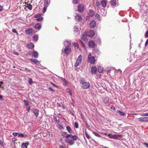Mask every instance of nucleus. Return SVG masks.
Segmentation results:
<instances>
[{
	"mask_svg": "<svg viewBox=\"0 0 148 148\" xmlns=\"http://www.w3.org/2000/svg\"><path fill=\"white\" fill-rule=\"evenodd\" d=\"M80 83L82 84V87L84 89H87L90 86V84L89 82L85 81L84 79H82L80 80Z\"/></svg>",
	"mask_w": 148,
	"mask_h": 148,
	"instance_id": "obj_1",
	"label": "nucleus"
},
{
	"mask_svg": "<svg viewBox=\"0 0 148 148\" xmlns=\"http://www.w3.org/2000/svg\"><path fill=\"white\" fill-rule=\"evenodd\" d=\"M95 60L94 57L92 56L90 53H89L88 58L87 62H90L91 64H93L95 63Z\"/></svg>",
	"mask_w": 148,
	"mask_h": 148,
	"instance_id": "obj_2",
	"label": "nucleus"
},
{
	"mask_svg": "<svg viewBox=\"0 0 148 148\" xmlns=\"http://www.w3.org/2000/svg\"><path fill=\"white\" fill-rule=\"evenodd\" d=\"M82 60V56L80 55L78 57L76 60V62L75 64V66L76 67H77L81 63Z\"/></svg>",
	"mask_w": 148,
	"mask_h": 148,
	"instance_id": "obj_3",
	"label": "nucleus"
},
{
	"mask_svg": "<svg viewBox=\"0 0 148 148\" xmlns=\"http://www.w3.org/2000/svg\"><path fill=\"white\" fill-rule=\"evenodd\" d=\"M84 10V5L82 4L79 5L78 7L77 10L79 12H83Z\"/></svg>",
	"mask_w": 148,
	"mask_h": 148,
	"instance_id": "obj_4",
	"label": "nucleus"
},
{
	"mask_svg": "<svg viewBox=\"0 0 148 148\" xmlns=\"http://www.w3.org/2000/svg\"><path fill=\"white\" fill-rule=\"evenodd\" d=\"M41 14H39L38 15H35V18H37L36 20L38 21L41 22L43 19V18L41 17Z\"/></svg>",
	"mask_w": 148,
	"mask_h": 148,
	"instance_id": "obj_5",
	"label": "nucleus"
},
{
	"mask_svg": "<svg viewBox=\"0 0 148 148\" xmlns=\"http://www.w3.org/2000/svg\"><path fill=\"white\" fill-rule=\"evenodd\" d=\"M90 26L92 28L95 27L96 26V23L95 21L94 20H92L90 23Z\"/></svg>",
	"mask_w": 148,
	"mask_h": 148,
	"instance_id": "obj_6",
	"label": "nucleus"
},
{
	"mask_svg": "<svg viewBox=\"0 0 148 148\" xmlns=\"http://www.w3.org/2000/svg\"><path fill=\"white\" fill-rule=\"evenodd\" d=\"M71 51V49L68 47H66L64 49V52L66 54H68Z\"/></svg>",
	"mask_w": 148,
	"mask_h": 148,
	"instance_id": "obj_7",
	"label": "nucleus"
},
{
	"mask_svg": "<svg viewBox=\"0 0 148 148\" xmlns=\"http://www.w3.org/2000/svg\"><path fill=\"white\" fill-rule=\"evenodd\" d=\"M91 72L92 74H95L97 72V69L95 66H92L91 68Z\"/></svg>",
	"mask_w": 148,
	"mask_h": 148,
	"instance_id": "obj_8",
	"label": "nucleus"
},
{
	"mask_svg": "<svg viewBox=\"0 0 148 148\" xmlns=\"http://www.w3.org/2000/svg\"><path fill=\"white\" fill-rule=\"evenodd\" d=\"M33 30L32 28H29V29L25 31V33L29 35L33 32Z\"/></svg>",
	"mask_w": 148,
	"mask_h": 148,
	"instance_id": "obj_9",
	"label": "nucleus"
},
{
	"mask_svg": "<svg viewBox=\"0 0 148 148\" xmlns=\"http://www.w3.org/2000/svg\"><path fill=\"white\" fill-rule=\"evenodd\" d=\"M34 28L38 30L40 29L41 28V25L40 23H37L34 26Z\"/></svg>",
	"mask_w": 148,
	"mask_h": 148,
	"instance_id": "obj_10",
	"label": "nucleus"
},
{
	"mask_svg": "<svg viewBox=\"0 0 148 148\" xmlns=\"http://www.w3.org/2000/svg\"><path fill=\"white\" fill-rule=\"evenodd\" d=\"M75 19L77 21H80L82 20V18L78 14H77L75 17Z\"/></svg>",
	"mask_w": 148,
	"mask_h": 148,
	"instance_id": "obj_11",
	"label": "nucleus"
},
{
	"mask_svg": "<svg viewBox=\"0 0 148 148\" xmlns=\"http://www.w3.org/2000/svg\"><path fill=\"white\" fill-rule=\"evenodd\" d=\"M88 35L90 37H92L95 34L94 31L93 30H90L88 33Z\"/></svg>",
	"mask_w": 148,
	"mask_h": 148,
	"instance_id": "obj_12",
	"label": "nucleus"
},
{
	"mask_svg": "<svg viewBox=\"0 0 148 148\" xmlns=\"http://www.w3.org/2000/svg\"><path fill=\"white\" fill-rule=\"evenodd\" d=\"M87 35L86 33H83L81 36L82 39L85 41L87 40L86 37Z\"/></svg>",
	"mask_w": 148,
	"mask_h": 148,
	"instance_id": "obj_13",
	"label": "nucleus"
},
{
	"mask_svg": "<svg viewBox=\"0 0 148 148\" xmlns=\"http://www.w3.org/2000/svg\"><path fill=\"white\" fill-rule=\"evenodd\" d=\"M65 141L67 143H68L70 145H72L74 143V142H73L71 140L69 139H66L65 140Z\"/></svg>",
	"mask_w": 148,
	"mask_h": 148,
	"instance_id": "obj_14",
	"label": "nucleus"
},
{
	"mask_svg": "<svg viewBox=\"0 0 148 148\" xmlns=\"http://www.w3.org/2000/svg\"><path fill=\"white\" fill-rule=\"evenodd\" d=\"M32 54L33 57L34 58H37L38 57V53L36 51L32 52Z\"/></svg>",
	"mask_w": 148,
	"mask_h": 148,
	"instance_id": "obj_15",
	"label": "nucleus"
},
{
	"mask_svg": "<svg viewBox=\"0 0 148 148\" xmlns=\"http://www.w3.org/2000/svg\"><path fill=\"white\" fill-rule=\"evenodd\" d=\"M27 46L28 48L29 49L33 48L34 47V45L33 43H29L27 44Z\"/></svg>",
	"mask_w": 148,
	"mask_h": 148,
	"instance_id": "obj_16",
	"label": "nucleus"
},
{
	"mask_svg": "<svg viewBox=\"0 0 148 148\" xmlns=\"http://www.w3.org/2000/svg\"><path fill=\"white\" fill-rule=\"evenodd\" d=\"M29 144V143L26 142L25 143H23L21 145V148H24L25 147L27 148V146Z\"/></svg>",
	"mask_w": 148,
	"mask_h": 148,
	"instance_id": "obj_17",
	"label": "nucleus"
},
{
	"mask_svg": "<svg viewBox=\"0 0 148 148\" xmlns=\"http://www.w3.org/2000/svg\"><path fill=\"white\" fill-rule=\"evenodd\" d=\"M30 60L32 62H34L35 64H39V62L36 59H30Z\"/></svg>",
	"mask_w": 148,
	"mask_h": 148,
	"instance_id": "obj_18",
	"label": "nucleus"
},
{
	"mask_svg": "<svg viewBox=\"0 0 148 148\" xmlns=\"http://www.w3.org/2000/svg\"><path fill=\"white\" fill-rule=\"evenodd\" d=\"M88 45L90 47L92 48L94 46L95 44L93 41H90L89 42Z\"/></svg>",
	"mask_w": 148,
	"mask_h": 148,
	"instance_id": "obj_19",
	"label": "nucleus"
},
{
	"mask_svg": "<svg viewBox=\"0 0 148 148\" xmlns=\"http://www.w3.org/2000/svg\"><path fill=\"white\" fill-rule=\"evenodd\" d=\"M101 3L103 7L105 8L106 6L107 2L106 0H103L101 1Z\"/></svg>",
	"mask_w": 148,
	"mask_h": 148,
	"instance_id": "obj_20",
	"label": "nucleus"
},
{
	"mask_svg": "<svg viewBox=\"0 0 148 148\" xmlns=\"http://www.w3.org/2000/svg\"><path fill=\"white\" fill-rule=\"evenodd\" d=\"M64 45L65 47H68L70 45V42L68 40H65L64 43Z\"/></svg>",
	"mask_w": 148,
	"mask_h": 148,
	"instance_id": "obj_21",
	"label": "nucleus"
},
{
	"mask_svg": "<svg viewBox=\"0 0 148 148\" xmlns=\"http://www.w3.org/2000/svg\"><path fill=\"white\" fill-rule=\"evenodd\" d=\"M109 100V98L108 97H106L103 98V101L104 103H106Z\"/></svg>",
	"mask_w": 148,
	"mask_h": 148,
	"instance_id": "obj_22",
	"label": "nucleus"
},
{
	"mask_svg": "<svg viewBox=\"0 0 148 148\" xmlns=\"http://www.w3.org/2000/svg\"><path fill=\"white\" fill-rule=\"evenodd\" d=\"M116 3V0H112L110 2V4L111 5L113 6H115Z\"/></svg>",
	"mask_w": 148,
	"mask_h": 148,
	"instance_id": "obj_23",
	"label": "nucleus"
},
{
	"mask_svg": "<svg viewBox=\"0 0 148 148\" xmlns=\"http://www.w3.org/2000/svg\"><path fill=\"white\" fill-rule=\"evenodd\" d=\"M49 0H45L44 2V6L47 7L49 5Z\"/></svg>",
	"mask_w": 148,
	"mask_h": 148,
	"instance_id": "obj_24",
	"label": "nucleus"
},
{
	"mask_svg": "<svg viewBox=\"0 0 148 148\" xmlns=\"http://www.w3.org/2000/svg\"><path fill=\"white\" fill-rule=\"evenodd\" d=\"M66 128L69 133H72L73 132V131L69 126H66Z\"/></svg>",
	"mask_w": 148,
	"mask_h": 148,
	"instance_id": "obj_25",
	"label": "nucleus"
},
{
	"mask_svg": "<svg viewBox=\"0 0 148 148\" xmlns=\"http://www.w3.org/2000/svg\"><path fill=\"white\" fill-rule=\"evenodd\" d=\"M27 137V135H24L23 133H21L19 134L18 136V138L24 137L26 138Z\"/></svg>",
	"mask_w": 148,
	"mask_h": 148,
	"instance_id": "obj_26",
	"label": "nucleus"
},
{
	"mask_svg": "<svg viewBox=\"0 0 148 148\" xmlns=\"http://www.w3.org/2000/svg\"><path fill=\"white\" fill-rule=\"evenodd\" d=\"M98 71L99 73H101L103 71V68L100 66L98 67Z\"/></svg>",
	"mask_w": 148,
	"mask_h": 148,
	"instance_id": "obj_27",
	"label": "nucleus"
},
{
	"mask_svg": "<svg viewBox=\"0 0 148 148\" xmlns=\"http://www.w3.org/2000/svg\"><path fill=\"white\" fill-rule=\"evenodd\" d=\"M33 112L36 117L38 116L39 112V110H38L37 109H34L33 110Z\"/></svg>",
	"mask_w": 148,
	"mask_h": 148,
	"instance_id": "obj_28",
	"label": "nucleus"
},
{
	"mask_svg": "<svg viewBox=\"0 0 148 148\" xmlns=\"http://www.w3.org/2000/svg\"><path fill=\"white\" fill-rule=\"evenodd\" d=\"M147 117L139 118V121H147Z\"/></svg>",
	"mask_w": 148,
	"mask_h": 148,
	"instance_id": "obj_29",
	"label": "nucleus"
},
{
	"mask_svg": "<svg viewBox=\"0 0 148 148\" xmlns=\"http://www.w3.org/2000/svg\"><path fill=\"white\" fill-rule=\"evenodd\" d=\"M118 113H119L120 115L121 116H124L125 115V113L122 111H121L119 110H117Z\"/></svg>",
	"mask_w": 148,
	"mask_h": 148,
	"instance_id": "obj_30",
	"label": "nucleus"
},
{
	"mask_svg": "<svg viewBox=\"0 0 148 148\" xmlns=\"http://www.w3.org/2000/svg\"><path fill=\"white\" fill-rule=\"evenodd\" d=\"M114 139H116L118 138L121 137L122 136V135L120 134H114Z\"/></svg>",
	"mask_w": 148,
	"mask_h": 148,
	"instance_id": "obj_31",
	"label": "nucleus"
},
{
	"mask_svg": "<svg viewBox=\"0 0 148 148\" xmlns=\"http://www.w3.org/2000/svg\"><path fill=\"white\" fill-rule=\"evenodd\" d=\"M33 39L34 40L37 41L38 40V36L37 35H35L33 36Z\"/></svg>",
	"mask_w": 148,
	"mask_h": 148,
	"instance_id": "obj_32",
	"label": "nucleus"
},
{
	"mask_svg": "<svg viewBox=\"0 0 148 148\" xmlns=\"http://www.w3.org/2000/svg\"><path fill=\"white\" fill-rule=\"evenodd\" d=\"M66 91L68 92L70 95L71 96L72 95V93L71 92V90L69 88H67L66 90Z\"/></svg>",
	"mask_w": 148,
	"mask_h": 148,
	"instance_id": "obj_33",
	"label": "nucleus"
},
{
	"mask_svg": "<svg viewBox=\"0 0 148 148\" xmlns=\"http://www.w3.org/2000/svg\"><path fill=\"white\" fill-rule=\"evenodd\" d=\"M73 45L75 47H77V48H78L79 47V45L78 43L77 42H73Z\"/></svg>",
	"mask_w": 148,
	"mask_h": 148,
	"instance_id": "obj_34",
	"label": "nucleus"
},
{
	"mask_svg": "<svg viewBox=\"0 0 148 148\" xmlns=\"http://www.w3.org/2000/svg\"><path fill=\"white\" fill-rule=\"evenodd\" d=\"M92 133L95 135V136H96L98 137H101V136H100L96 132L93 131L92 132Z\"/></svg>",
	"mask_w": 148,
	"mask_h": 148,
	"instance_id": "obj_35",
	"label": "nucleus"
},
{
	"mask_svg": "<svg viewBox=\"0 0 148 148\" xmlns=\"http://www.w3.org/2000/svg\"><path fill=\"white\" fill-rule=\"evenodd\" d=\"M74 140H76L77 139V136H73L71 138Z\"/></svg>",
	"mask_w": 148,
	"mask_h": 148,
	"instance_id": "obj_36",
	"label": "nucleus"
},
{
	"mask_svg": "<svg viewBox=\"0 0 148 148\" xmlns=\"http://www.w3.org/2000/svg\"><path fill=\"white\" fill-rule=\"evenodd\" d=\"M74 31L76 32H77L79 30V28L77 26H75L74 27Z\"/></svg>",
	"mask_w": 148,
	"mask_h": 148,
	"instance_id": "obj_37",
	"label": "nucleus"
},
{
	"mask_svg": "<svg viewBox=\"0 0 148 148\" xmlns=\"http://www.w3.org/2000/svg\"><path fill=\"white\" fill-rule=\"evenodd\" d=\"M74 125L76 128H77L79 127V125L78 123L75 122L74 123Z\"/></svg>",
	"mask_w": 148,
	"mask_h": 148,
	"instance_id": "obj_38",
	"label": "nucleus"
},
{
	"mask_svg": "<svg viewBox=\"0 0 148 148\" xmlns=\"http://www.w3.org/2000/svg\"><path fill=\"white\" fill-rule=\"evenodd\" d=\"M27 7L28 9L29 10H31L32 9V6L30 4H27Z\"/></svg>",
	"mask_w": 148,
	"mask_h": 148,
	"instance_id": "obj_39",
	"label": "nucleus"
},
{
	"mask_svg": "<svg viewBox=\"0 0 148 148\" xmlns=\"http://www.w3.org/2000/svg\"><path fill=\"white\" fill-rule=\"evenodd\" d=\"M33 82L32 79L31 78H29L28 79V83L30 84H31Z\"/></svg>",
	"mask_w": 148,
	"mask_h": 148,
	"instance_id": "obj_40",
	"label": "nucleus"
},
{
	"mask_svg": "<svg viewBox=\"0 0 148 148\" xmlns=\"http://www.w3.org/2000/svg\"><path fill=\"white\" fill-rule=\"evenodd\" d=\"M85 135L86 138L88 139H89L90 138V136L87 133L86 131L85 132Z\"/></svg>",
	"mask_w": 148,
	"mask_h": 148,
	"instance_id": "obj_41",
	"label": "nucleus"
},
{
	"mask_svg": "<svg viewBox=\"0 0 148 148\" xmlns=\"http://www.w3.org/2000/svg\"><path fill=\"white\" fill-rule=\"evenodd\" d=\"M94 15V12L93 11L90 10L89 12V15L92 17Z\"/></svg>",
	"mask_w": 148,
	"mask_h": 148,
	"instance_id": "obj_42",
	"label": "nucleus"
},
{
	"mask_svg": "<svg viewBox=\"0 0 148 148\" xmlns=\"http://www.w3.org/2000/svg\"><path fill=\"white\" fill-rule=\"evenodd\" d=\"M62 83L64 85L66 86L68 84V82L66 80H65Z\"/></svg>",
	"mask_w": 148,
	"mask_h": 148,
	"instance_id": "obj_43",
	"label": "nucleus"
},
{
	"mask_svg": "<svg viewBox=\"0 0 148 148\" xmlns=\"http://www.w3.org/2000/svg\"><path fill=\"white\" fill-rule=\"evenodd\" d=\"M93 52L94 53H98L99 52L98 49L97 48L95 49L94 50Z\"/></svg>",
	"mask_w": 148,
	"mask_h": 148,
	"instance_id": "obj_44",
	"label": "nucleus"
},
{
	"mask_svg": "<svg viewBox=\"0 0 148 148\" xmlns=\"http://www.w3.org/2000/svg\"><path fill=\"white\" fill-rule=\"evenodd\" d=\"M80 42L81 43H82V44L83 47H84V48L85 49H86V47L84 43L81 40H80Z\"/></svg>",
	"mask_w": 148,
	"mask_h": 148,
	"instance_id": "obj_45",
	"label": "nucleus"
},
{
	"mask_svg": "<svg viewBox=\"0 0 148 148\" xmlns=\"http://www.w3.org/2000/svg\"><path fill=\"white\" fill-rule=\"evenodd\" d=\"M12 32L14 33H16L17 35L18 34V33L15 29H12Z\"/></svg>",
	"mask_w": 148,
	"mask_h": 148,
	"instance_id": "obj_46",
	"label": "nucleus"
},
{
	"mask_svg": "<svg viewBox=\"0 0 148 148\" xmlns=\"http://www.w3.org/2000/svg\"><path fill=\"white\" fill-rule=\"evenodd\" d=\"M72 136V135L71 134H67L66 135V138H67L69 137H71V138Z\"/></svg>",
	"mask_w": 148,
	"mask_h": 148,
	"instance_id": "obj_47",
	"label": "nucleus"
},
{
	"mask_svg": "<svg viewBox=\"0 0 148 148\" xmlns=\"http://www.w3.org/2000/svg\"><path fill=\"white\" fill-rule=\"evenodd\" d=\"M15 138H12V144H14L15 143Z\"/></svg>",
	"mask_w": 148,
	"mask_h": 148,
	"instance_id": "obj_48",
	"label": "nucleus"
},
{
	"mask_svg": "<svg viewBox=\"0 0 148 148\" xmlns=\"http://www.w3.org/2000/svg\"><path fill=\"white\" fill-rule=\"evenodd\" d=\"M47 8V7L44 6V7L42 10V12L43 13H44V12H46V10Z\"/></svg>",
	"mask_w": 148,
	"mask_h": 148,
	"instance_id": "obj_49",
	"label": "nucleus"
},
{
	"mask_svg": "<svg viewBox=\"0 0 148 148\" xmlns=\"http://www.w3.org/2000/svg\"><path fill=\"white\" fill-rule=\"evenodd\" d=\"M19 134L17 132H13L12 133V135L14 136H16L18 135Z\"/></svg>",
	"mask_w": 148,
	"mask_h": 148,
	"instance_id": "obj_50",
	"label": "nucleus"
},
{
	"mask_svg": "<svg viewBox=\"0 0 148 148\" xmlns=\"http://www.w3.org/2000/svg\"><path fill=\"white\" fill-rule=\"evenodd\" d=\"M48 89L50 91H51L53 92H54L55 91V90L52 89L51 87H49L48 88Z\"/></svg>",
	"mask_w": 148,
	"mask_h": 148,
	"instance_id": "obj_51",
	"label": "nucleus"
},
{
	"mask_svg": "<svg viewBox=\"0 0 148 148\" xmlns=\"http://www.w3.org/2000/svg\"><path fill=\"white\" fill-rule=\"evenodd\" d=\"M66 132H62L61 135L62 136H65L66 134Z\"/></svg>",
	"mask_w": 148,
	"mask_h": 148,
	"instance_id": "obj_52",
	"label": "nucleus"
},
{
	"mask_svg": "<svg viewBox=\"0 0 148 148\" xmlns=\"http://www.w3.org/2000/svg\"><path fill=\"white\" fill-rule=\"evenodd\" d=\"M30 109V107L29 106H28L27 107V111L29 112V110Z\"/></svg>",
	"mask_w": 148,
	"mask_h": 148,
	"instance_id": "obj_53",
	"label": "nucleus"
},
{
	"mask_svg": "<svg viewBox=\"0 0 148 148\" xmlns=\"http://www.w3.org/2000/svg\"><path fill=\"white\" fill-rule=\"evenodd\" d=\"M73 2L74 4L77 3L78 1L77 0H73Z\"/></svg>",
	"mask_w": 148,
	"mask_h": 148,
	"instance_id": "obj_54",
	"label": "nucleus"
},
{
	"mask_svg": "<svg viewBox=\"0 0 148 148\" xmlns=\"http://www.w3.org/2000/svg\"><path fill=\"white\" fill-rule=\"evenodd\" d=\"M3 9V7L0 5V11H2Z\"/></svg>",
	"mask_w": 148,
	"mask_h": 148,
	"instance_id": "obj_55",
	"label": "nucleus"
},
{
	"mask_svg": "<svg viewBox=\"0 0 148 148\" xmlns=\"http://www.w3.org/2000/svg\"><path fill=\"white\" fill-rule=\"evenodd\" d=\"M54 118H55V121H56V122L57 123H59L60 122V121L59 120H57V118H56V117H54Z\"/></svg>",
	"mask_w": 148,
	"mask_h": 148,
	"instance_id": "obj_56",
	"label": "nucleus"
},
{
	"mask_svg": "<svg viewBox=\"0 0 148 148\" xmlns=\"http://www.w3.org/2000/svg\"><path fill=\"white\" fill-rule=\"evenodd\" d=\"M145 36V37H148V31L146 32Z\"/></svg>",
	"mask_w": 148,
	"mask_h": 148,
	"instance_id": "obj_57",
	"label": "nucleus"
},
{
	"mask_svg": "<svg viewBox=\"0 0 148 148\" xmlns=\"http://www.w3.org/2000/svg\"><path fill=\"white\" fill-rule=\"evenodd\" d=\"M148 44V39L146 40V42L145 44V46H147Z\"/></svg>",
	"mask_w": 148,
	"mask_h": 148,
	"instance_id": "obj_58",
	"label": "nucleus"
},
{
	"mask_svg": "<svg viewBox=\"0 0 148 148\" xmlns=\"http://www.w3.org/2000/svg\"><path fill=\"white\" fill-rule=\"evenodd\" d=\"M109 137L110 138L114 139V135H112V136H109Z\"/></svg>",
	"mask_w": 148,
	"mask_h": 148,
	"instance_id": "obj_59",
	"label": "nucleus"
},
{
	"mask_svg": "<svg viewBox=\"0 0 148 148\" xmlns=\"http://www.w3.org/2000/svg\"><path fill=\"white\" fill-rule=\"evenodd\" d=\"M14 54L16 55H19V53L16 51H15L14 52Z\"/></svg>",
	"mask_w": 148,
	"mask_h": 148,
	"instance_id": "obj_60",
	"label": "nucleus"
},
{
	"mask_svg": "<svg viewBox=\"0 0 148 148\" xmlns=\"http://www.w3.org/2000/svg\"><path fill=\"white\" fill-rule=\"evenodd\" d=\"M96 5L98 7H99L100 5V3L99 2H97L96 3Z\"/></svg>",
	"mask_w": 148,
	"mask_h": 148,
	"instance_id": "obj_61",
	"label": "nucleus"
},
{
	"mask_svg": "<svg viewBox=\"0 0 148 148\" xmlns=\"http://www.w3.org/2000/svg\"><path fill=\"white\" fill-rule=\"evenodd\" d=\"M143 144L145 145V146L147 147L148 148V143H144Z\"/></svg>",
	"mask_w": 148,
	"mask_h": 148,
	"instance_id": "obj_62",
	"label": "nucleus"
},
{
	"mask_svg": "<svg viewBox=\"0 0 148 148\" xmlns=\"http://www.w3.org/2000/svg\"><path fill=\"white\" fill-rule=\"evenodd\" d=\"M142 115L143 116V115ZM143 116H148V113L144 114H143Z\"/></svg>",
	"mask_w": 148,
	"mask_h": 148,
	"instance_id": "obj_63",
	"label": "nucleus"
},
{
	"mask_svg": "<svg viewBox=\"0 0 148 148\" xmlns=\"http://www.w3.org/2000/svg\"><path fill=\"white\" fill-rule=\"evenodd\" d=\"M60 148H65V147L63 146H60L59 147Z\"/></svg>",
	"mask_w": 148,
	"mask_h": 148,
	"instance_id": "obj_64",
	"label": "nucleus"
}]
</instances>
